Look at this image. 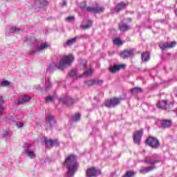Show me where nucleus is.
Returning a JSON list of instances; mask_svg holds the SVG:
<instances>
[{
    "label": "nucleus",
    "mask_w": 177,
    "mask_h": 177,
    "mask_svg": "<svg viewBox=\"0 0 177 177\" xmlns=\"http://www.w3.org/2000/svg\"><path fill=\"white\" fill-rule=\"evenodd\" d=\"M73 62H74V56L69 54L68 55L62 57L58 64L52 62L47 68V71L48 73H53L56 68H58V70H63V68H66L68 66H71Z\"/></svg>",
    "instance_id": "obj_1"
},
{
    "label": "nucleus",
    "mask_w": 177,
    "mask_h": 177,
    "mask_svg": "<svg viewBox=\"0 0 177 177\" xmlns=\"http://www.w3.org/2000/svg\"><path fill=\"white\" fill-rule=\"evenodd\" d=\"M64 167L67 168L68 171L66 177H73L78 168V162H77V157L74 155L68 156L64 162Z\"/></svg>",
    "instance_id": "obj_2"
},
{
    "label": "nucleus",
    "mask_w": 177,
    "mask_h": 177,
    "mask_svg": "<svg viewBox=\"0 0 177 177\" xmlns=\"http://www.w3.org/2000/svg\"><path fill=\"white\" fill-rule=\"evenodd\" d=\"M32 44L30 48V53L31 55H34V53H37V52H41V50H45V49H48L50 46L48 43H42L39 46V43L37 41V39L32 38L30 39Z\"/></svg>",
    "instance_id": "obj_3"
},
{
    "label": "nucleus",
    "mask_w": 177,
    "mask_h": 177,
    "mask_svg": "<svg viewBox=\"0 0 177 177\" xmlns=\"http://www.w3.org/2000/svg\"><path fill=\"white\" fill-rule=\"evenodd\" d=\"M161 160H154L150 158H146L145 160V162L147 164H149L151 166L143 167L142 169L140 170V172L141 174H147L148 172H151V171H154L156 168V165L154 164H158V162H160Z\"/></svg>",
    "instance_id": "obj_4"
},
{
    "label": "nucleus",
    "mask_w": 177,
    "mask_h": 177,
    "mask_svg": "<svg viewBox=\"0 0 177 177\" xmlns=\"http://www.w3.org/2000/svg\"><path fill=\"white\" fill-rule=\"evenodd\" d=\"M120 103H121V98L113 97L111 100H106L105 102V106L106 107H108V109H113V107L118 106Z\"/></svg>",
    "instance_id": "obj_5"
},
{
    "label": "nucleus",
    "mask_w": 177,
    "mask_h": 177,
    "mask_svg": "<svg viewBox=\"0 0 177 177\" xmlns=\"http://www.w3.org/2000/svg\"><path fill=\"white\" fill-rule=\"evenodd\" d=\"M145 143L148 145V146H150V147H152V149H157V147L160 146V141L154 137H149L147 138Z\"/></svg>",
    "instance_id": "obj_6"
},
{
    "label": "nucleus",
    "mask_w": 177,
    "mask_h": 177,
    "mask_svg": "<svg viewBox=\"0 0 177 177\" xmlns=\"http://www.w3.org/2000/svg\"><path fill=\"white\" fill-rule=\"evenodd\" d=\"M86 175V177H96L97 175H100V170L95 167H90L87 169Z\"/></svg>",
    "instance_id": "obj_7"
},
{
    "label": "nucleus",
    "mask_w": 177,
    "mask_h": 177,
    "mask_svg": "<svg viewBox=\"0 0 177 177\" xmlns=\"http://www.w3.org/2000/svg\"><path fill=\"white\" fill-rule=\"evenodd\" d=\"M31 147V145L28 143H24L23 148H24V153L28 156V157H30V158H35V153H34V151H30V148Z\"/></svg>",
    "instance_id": "obj_8"
},
{
    "label": "nucleus",
    "mask_w": 177,
    "mask_h": 177,
    "mask_svg": "<svg viewBox=\"0 0 177 177\" xmlns=\"http://www.w3.org/2000/svg\"><path fill=\"white\" fill-rule=\"evenodd\" d=\"M143 135V130L140 129L136 131L133 136V140L136 145H140V140L142 139V136Z\"/></svg>",
    "instance_id": "obj_9"
},
{
    "label": "nucleus",
    "mask_w": 177,
    "mask_h": 177,
    "mask_svg": "<svg viewBox=\"0 0 177 177\" xmlns=\"http://www.w3.org/2000/svg\"><path fill=\"white\" fill-rule=\"evenodd\" d=\"M135 55L134 49H128L124 50L122 53H120V57L122 59H128L129 57H132Z\"/></svg>",
    "instance_id": "obj_10"
},
{
    "label": "nucleus",
    "mask_w": 177,
    "mask_h": 177,
    "mask_svg": "<svg viewBox=\"0 0 177 177\" xmlns=\"http://www.w3.org/2000/svg\"><path fill=\"white\" fill-rule=\"evenodd\" d=\"M46 123L47 125H49L50 128H53V127L56 125V119H55V116L51 114L47 115L46 118Z\"/></svg>",
    "instance_id": "obj_11"
},
{
    "label": "nucleus",
    "mask_w": 177,
    "mask_h": 177,
    "mask_svg": "<svg viewBox=\"0 0 177 177\" xmlns=\"http://www.w3.org/2000/svg\"><path fill=\"white\" fill-rule=\"evenodd\" d=\"M176 45V41H170L166 43H160L159 44V47L162 50H165V49H171V48H174Z\"/></svg>",
    "instance_id": "obj_12"
},
{
    "label": "nucleus",
    "mask_w": 177,
    "mask_h": 177,
    "mask_svg": "<svg viewBox=\"0 0 177 177\" xmlns=\"http://www.w3.org/2000/svg\"><path fill=\"white\" fill-rule=\"evenodd\" d=\"M87 12H92V13H102L104 12V7H87Z\"/></svg>",
    "instance_id": "obj_13"
},
{
    "label": "nucleus",
    "mask_w": 177,
    "mask_h": 177,
    "mask_svg": "<svg viewBox=\"0 0 177 177\" xmlns=\"http://www.w3.org/2000/svg\"><path fill=\"white\" fill-rule=\"evenodd\" d=\"M87 12H92V13H102L104 12V7H87Z\"/></svg>",
    "instance_id": "obj_14"
},
{
    "label": "nucleus",
    "mask_w": 177,
    "mask_h": 177,
    "mask_svg": "<svg viewBox=\"0 0 177 177\" xmlns=\"http://www.w3.org/2000/svg\"><path fill=\"white\" fill-rule=\"evenodd\" d=\"M45 145L46 147L50 149L53 146H59V141L57 140H48L46 138L44 139Z\"/></svg>",
    "instance_id": "obj_15"
},
{
    "label": "nucleus",
    "mask_w": 177,
    "mask_h": 177,
    "mask_svg": "<svg viewBox=\"0 0 177 177\" xmlns=\"http://www.w3.org/2000/svg\"><path fill=\"white\" fill-rule=\"evenodd\" d=\"M126 67V65L124 64H119V65H114L109 68V71L111 73H117V71H120L121 69Z\"/></svg>",
    "instance_id": "obj_16"
},
{
    "label": "nucleus",
    "mask_w": 177,
    "mask_h": 177,
    "mask_svg": "<svg viewBox=\"0 0 177 177\" xmlns=\"http://www.w3.org/2000/svg\"><path fill=\"white\" fill-rule=\"evenodd\" d=\"M61 101L64 104H66V106H71L73 103H75L74 99L66 95L64 97L61 98Z\"/></svg>",
    "instance_id": "obj_17"
},
{
    "label": "nucleus",
    "mask_w": 177,
    "mask_h": 177,
    "mask_svg": "<svg viewBox=\"0 0 177 177\" xmlns=\"http://www.w3.org/2000/svg\"><path fill=\"white\" fill-rule=\"evenodd\" d=\"M31 100V97L28 95H24L19 98L17 102H15V104H23L27 102H30Z\"/></svg>",
    "instance_id": "obj_18"
},
{
    "label": "nucleus",
    "mask_w": 177,
    "mask_h": 177,
    "mask_svg": "<svg viewBox=\"0 0 177 177\" xmlns=\"http://www.w3.org/2000/svg\"><path fill=\"white\" fill-rule=\"evenodd\" d=\"M93 21L91 20H88L86 22L83 21L82 28L83 30H88L92 27Z\"/></svg>",
    "instance_id": "obj_19"
},
{
    "label": "nucleus",
    "mask_w": 177,
    "mask_h": 177,
    "mask_svg": "<svg viewBox=\"0 0 177 177\" xmlns=\"http://www.w3.org/2000/svg\"><path fill=\"white\" fill-rule=\"evenodd\" d=\"M172 122L169 120H163L161 121V127L165 129V128H169Z\"/></svg>",
    "instance_id": "obj_20"
},
{
    "label": "nucleus",
    "mask_w": 177,
    "mask_h": 177,
    "mask_svg": "<svg viewBox=\"0 0 177 177\" xmlns=\"http://www.w3.org/2000/svg\"><path fill=\"white\" fill-rule=\"evenodd\" d=\"M35 2L37 3L39 8L41 9H44L48 5V1L46 0H35Z\"/></svg>",
    "instance_id": "obj_21"
},
{
    "label": "nucleus",
    "mask_w": 177,
    "mask_h": 177,
    "mask_svg": "<svg viewBox=\"0 0 177 177\" xmlns=\"http://www.w3.org/2000/svg\"><path fill=\"white\" fill-rule=\"evenodd\" d=\"M119 28H120V31L125 32V31H128V30H129L130 27L127 24L121 23L119 24Z\"/></svg>",
    "instance_id": "obj_22"
},
{
    "label": "nucleus",
    "mask_w": 177,
    "mask_h": 177,
    "mask_svg": "<svg viewBox=\"0 0 177 177\" xmlns=\"http://www.w3.org/2000/svg\"><path fill=\"white\" fill-rule=\"evenodd\" d=\"M141 58L142 62H147L150 60V53H149V52L143 53L141 55Z\"/></svg>",
    "instance_id": "obj_23"
},
{
    "label": "nucleus",
    "mask_w": 177,
    "mask_h": 177,
    "mask_svg": "<svg viewBox=\"0 0 177 177\" xmlns=\"http://www.w3.org/2000/svg\"><path fill=\"white\" fill-rule=\"evenodd\" d=\"M168 104H167V101L165 100H162V101H160L159 102H158L157 104V106L158 107V109H167Z\"/></svg>",
    "instance_id": "obj_24"
},
{
    "label": "nucleus",
    "mask_w": 177,
    "mask_h": 177,
    "mask_svg": "<svg viewBox=\"0 0 177 177\" xmlns=\"http://www.w3.org/2000/svg\"><path fill=\"white\" fill-rule=\"evenodd\" d=\"M125 8H127V4L121 2L116 6L115 10L120 12V10H122V9H125Z\"/></svg>",
    "instance_id": "obj_25"
},
{
    "label": "nucleus",
    "mask_w": 177,
    "mask_h": 177,
    "mask_svg": "<svg viewBox=\"0 0 177 177\" xmlns=\"http://www.w3.org/2000/svg\"><path fill=\"white\" fill-rule=\"evenodd\" d=\"M77 39H78V37H73L71 39H68V40L66 41V45L67 46H71V45H73V44H75V42H77Z\"/></svg>",
    "instance_id": "obj_26"
},
{
    "label": "nucleus",
    "mask_w": 177,
    "mask_h": 177,
    "mask_svg": "<svg viewBox=\"0 0 177 177\" xmlns=\"http://www.w3.org/2000/svg\"><path fill=\"white\" fill-rule=\"evenodd\" d=\"M3 111H5V108H3V97L0 95V115L3 114Z\"/></svg>",
    "instance_id": "obj_27"
},
{
    "label": "nucleus",
    "mask_w": 177,
    "mask_h": 177,
    "mask_svg": "<svg viewBox=\"0 0 177 177\" xmlns=\"http://www.w3.org/2000/svg\"><path fill=\"white\" fill-rule=\"evenodd\" d=\"M93 74V69L90 68L88 70L84 71L83 73V77H89V75H92Z\"/></svg>",
    "instance_id": "obj_28"
},
{
    "label": "nucleus",
    "mask_w": 177,
    "mask_h": 177,
    "mask_svg": "<svg viewBox=\"0 0 177 177\" xmlns=\"http://www.w3.org/2000/svg\"><path fill=\"white\" fill-rule=\"evenodd\" d=\"M135 175H136V172L133 171H128L126 172V174L124 176H122V177H134Z\"/></svg>",
    "instance_id": "obj_29"
},
{
    "label": "nucleus",
    "mask_w": 177,
    "mask_h": 177,
    "mask_svg": "<svg viewBox=\"0 0 177 177\" xmlns=\"http://www.w3.org/2000/svg\"><path fill=\"white\" fill-rule=\"evenodd\" d=\"M81 120V114L76 113L72 117V121L74 122H77V121H80Z\"/></svg>",
    "instance_id": "obj_30"
},
{
    "label": "nucleus",
    "mask_w": 177,
    "mask_h": 177,
    "mask_svg": "<svg viewBox=\"0 0 177 177\" xmlns=\"http://www.w3.org/2000/svg\"><path fill=\"white\" fill-rule=\"evenodd\" d=\"M10 32L11 34L13 32H16L17 34H19V32H22V30L19 28L12 27V28H10Z\"/></svg>",
    "instance_id": "obj_31"
},
{
    "label": "nucleus",
    "mask_w": 177,
    "mask_h": 177,
    "mask_svg": "<svg viewBox=\"0 0 177 177\" xmlns=\"http://www.w3.org/2000/svg\"><path fill=\"white\" fill-rule=\"evenodd\" d=\"M3 138H6V139H9L10 136H12V132L9 131H4L3 133Z\"/></svg>",
    "instance_id": "obj_32"
},
{
    "label": "nucleus",
    "mask_w": 177,
    "mask_h": 177,
    "mask_svg": "<svg viewBox=\"0 0 177 177\" xmlns=\"http://www.w3.org/2000/svg\"><path fill=\"white\" fill-rule=\"evenodd\" d=\"M1 86H8V85H10V82L9 81L5 80L0 83Z\"/></svg>",
    "instance_id": "obj_33"
},
{
    "label": "nucleus",
    "mask_w": 177,
    "mask_h": 177,
    "mask_svg": "<svg viewBox=\"0 0 177 177\" xmlns=\"http://www.w3.org/2000/svg\"><path fill=\"white\" fill-rule=\"evenodd\" d=\"M55 96L48 95L45 98L46 102H53Z\"/></svg>",
    "instance_id": "obj_34"
},
{
    "label": "nucleus",
    "mask_w": 177,
    "mask_h": 177,
    "mask_svg": "<svg viewBox=\"0 0 177 177\" xmlns=\"http://www.w3.org/2000/svg\"><path fill=\"white\" fill-rule=\"evenodd\" d=\"M113 44L115 45H122V41L118 38H116L113 40Z\"/></svg>",
    "instance_id": "obj_35"
},
{
    "label": "nucleus",
    "mask_w": 177,
    "mask_h": 177,
    "mask_svg": "<svg viewBox=\"0 0 177 177\" xmlns=\"http://www.w3.org/2000/svg\"><path fill=\"white\" fill-rule=\"evenodd\" d=\"M94 81V85H102V84H103V80H93Z\"/></svg>",
    "instance_id": "obj_36"
},
{
    "label": "nucleus",
    "mask_w": 177,
    "mask_h": 177,
    "mask_svg": "<svg viewBox=\"0 0 177 177\" xmlns=\"http://www.w3.org/2000/svg\"><path fill=\"white\" fill-rule=\"evenodd\" d=\"M50 88H52V83L49 80H47L46 81V90L48 91Z\"/></svg>",
    "instance_id": "obj_37"
},
{
    "label": "nucleus",
    "mask_w": 177,
    "mask_h": 177,
    "mask_svg": "<svg viewBox=\"0 0 177 177\" xmlns=\"http://www.w3.org/2000/svg\"><path fill=\"white\" fill-rule=\"evenodd\" d=\"M85 84L86 85H88V86H92V85H95L93 80L86 81L85 82Z\"/></svg>",
    "instance_id": "obj_38"
},
{
    "label": "nucleus",
    "mask_w": 177,
    "mask_h": 177,
    "mask_svg": "<svg viewBox=\"0 0 177 177\" xmlns=\"http://www.w3.org/2000/svg\"><path fill=\"white\" fill-rule=\"evenodd\" d=\"M131 92L133 93L135 92H137V93L142 92V88L139 87H136V88H131Z\"/></svg>",
    "instance_id": "obj_39"
},
{
    "label": "nucleus",
    "mask_w": 177,
    "mask_h": 177,
    "mask_svg": "<svg viewBox=\"0 0 177 177\" xmlns=\"http://www.w3.org/2000/svg\"><path fill=\"white\" fill-rule=\"evenodd\" d=\"M80 63L81 66H83V67H86V61L80 59Z\"/></svg>",
    "instance_id": "obj_40"
},
{
    "label": "nucleus",
    "mask_w": 177,
    "mask_h": 177,
    "mask_svg": "<svg viewBox=\"0 0 177 177\" xmlns=\"http://www.w3.org/2000/svg\"><path fill=\"white\" fill-rule=\"evenodd\" d=\"M74 19H75L74 16H69L66 17V21H73Z\"/></svg>",
    "instance_id": "obj_41"
},
{
    "label": "nucleus",
    "mask_w": 177,
    "mask_h": 177,
    "mask_svg": "<svg viewBox=\"0 0 177 177\" xmlns=\"http://www.w3.org/2000/svg\"><path fill=\"white\" fill-rule=\"evenodd\" d=\"M76 38H77V39H80L81 38H88V35H80L79 36H77Z\"/></svg>",
    "instance_id": "obj_42"
},
{
    "label": "nucleus",
    "mask_w": 177,
    "mask_h": 177,
    "mask_svg": "<svg viewBox=\"0 0 177 177\" xmlns=\"http://www.w3.org/2000/svg\"><path fill=\"white\" fill-rule=\"evenodd\" d=\"M80 8L81 9H82L83 10L86 9V3H83L80 4Z\"/></svg>",
    "instance_id": "obj_43"
},
{
    "label": "nucleus",
    "mask_w": 177,
    "mask_h": 177,
    "mask_svg": "<svg viewBox=\"0 0 177 177\" xmlns=\"http://www.w3.org/2000/svg\"><path fill=\"white\" fill-rule=\"evenodd\" d=\"M70 77H75L77 75V73L74 71H71L69 73Z\"/></svg>",
    "instance_id": "obj_44"
},
{
    "label": "nucleus",
    "mask_w": 177,
    "mask_h": 177,
    "mask_svg": "<svg viewBox=\"0 0 177 177\" xmlns=\"http://www.w3.org/2000/svg\"><path fill=\"white\" fill-rule=\"evenodd\" d=\"M17 126L18 127V128H23V127H24V123H17Z\"/></svg>",
    "instance_id": "obj_45"
},
{
    "label": "nucleus",
    "mask_w": 177,
    "mask_h": 177,
    "mask_svg": "<svg viewBox=\"0 0 177 177\" xmlns=\"http://www.w3.org/2000/svg\"><path fill=\"white\" fill-rule=\"evenodd\" d=\"M67 5V1H64L63 3L61 5V6H66Z\"/></svg>",
    "instance_id": "obj_46"
},
{
    "label": "nucleus",
    "mask_w": 177,
    "mask_h": 177,
    "mask_svg": "<svg viewBox=\"0 0 177 177\" xmlns=\"http://www.w3.org/2000/svg\"><path fill=\"white\" fill-rule=\"evenodd\" d=\"M174 13H175L176 16L177 17V8H176V9L174 10Z\"/></svg>",
    "instance_id": "obj_47"
},
{
    "label": "nucleus",
    "mask_w": 177,
    "mask_h": 177,
    "mask_svg": "<svg viewBox=\"0 0 177 177\" xmlns=\"http://www.w3.org/2000/svg\"><path fill=\"white\" fill-rule=\"evenodd\" d=\"M26 39H30V37H26Z\"/></svg>",
    "instance_id": "obj_48"
},
{
    "label": "nucleus",
    "mask_w": 177,
    "mask_h": 177,
    "mask_svg": "<svg viewBox=\"0 0 177 177\" xmlns=\"http://www.w3.org/2000/svg\"><path fill=\"white\" fill-rule=\"evenodd\" d=\"M129 20L130 21H131L132 19H131V18H129Z\"/></svg>",
    "instance_id": "obj_49"
}]
</instances>
